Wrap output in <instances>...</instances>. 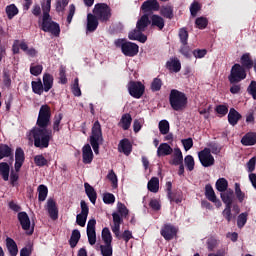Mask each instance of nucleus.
Segmentation results:
<instances>
[{"mask_svg": "<svg viewBox=\"0 0 256 256\" xmlns=\"http://www.w3.org/2000/svg\"><path fill=\"white\" fill-rule=\"evenodd\" d=\"M247 217H249V213L247 212L239 214L237 218V226L239 227V229H243V227H245L247 223Z\"/></svg>", "mask_w": 256, "mask_h": 256, "instance_id": "obj_49", "label": "nucleus"}, {"mask_svg": "<svg viewBox=\"0 0 256 256\" xmlns=\"http://www.w3.org/2000/svg\"><path fill=\"white\" fill-rule=\"evenodd\" d=\"M220 197L225 205H233V200L235 199V194L233 190L228 189L220 194Z\"/></svg>", "mask_w": 256, "mask_h": 256, "instance_id": "obj_25", "label": "nucleus"}, {"mask_svg": "<svg viewBox=\"0 0 256 256\" xmlns=\"http://www.w3.org/2000/svg\"><path fill=\"white\" fill-rule=\"evenodd\" d=\"M149 25V16L143 15L136 24V29L139 31H145V28Z\"/></svg>", "mask_w": 256, "mask_h": 256, "instance_id": "obj_39", "label": "nucleus"}, {"mask_svg": "<svg viewBox=\"0 0 256 256\" xmlns=\"http://www.w3.org/2000/svg\"><path fill=\"white\" fill-rule=\"evenodd\" d=\"M23 163H25V152L21 148H17L15 152V171H20L21 167H23Z\"/></svg>", "mask_w": 256, "mask_h": 256, "instance_id": "obj_19", "label": "nucleus"}, {"mask_svg": "<svg viewBox=\"0 0 256 256\" xmlns=\"http://www.w3.org/2000/svg\"><path fill=\"white\" fill-rule=\"evenodd\" d=\"M11 165H13V157L10 158L9 163H0V175L4 181H9V173L11 171Z\"/></svg>", "mask_w": 256, "mask_h": 256, "instance_id": "obj_20", "label": "nucleus"}, {"mask_svg": "<svg viewBox=\"0 0 256 256\" xmlns=\"http://www.w3.org/2000/svg\"><path fill=\"white\" fill-rule=\"evenodd\" d=\"M32 91L33 93H36V95H43L45 87L43 86L41 79H38V81H32Z\"/></svg>", "mask_w": 256, "mask_h": 256, "instance_id": "obj_35", "label": "nucleus"}, {"mask_svg": "<svg viewBox=\"0 0 256 256\" xmlns=\"http://www.w3.org/2000/svg\"><path fill=\"white\" fill-rule=\"evenodd\" d=\"M97 17L93 14L87 15V31H95L99 26V22L97 21Z\"/></svg>", "mask_w": 256, "mask_h": 256, "instance_id": "obj_33", "label": "nucleus"}, {"mask_svg": "<svg viewBox=\"0 0 256 256\" xmlns=\"http://www.w3.org/2000/svg\"><path fill=\"white\" fill-rule=\"evenodd\" d=\"M6 247L11 256H17L19 253V248H17V243L13 238H6Z\"/></svg>", "mask_w": 256, "mask_h": 256, "instance_id": "obj_24", "label": "nucleus"}, {"mask_svg": "<svg viewBox=\"0 0 256 256\" xmlns=\"http://www.w3.org/2000/svg\"><path fill=\"white\" fill-rule=\"evenodd\" d=\"M30 73L34 75V77H39L41 73H43V65L41 64H31Z\"/></svg>", "mask_w": 256, "mask_h": 256, "instance_id": "obj_48", "label": "nucleus"}, {"mask_svg": "<svg viewBox=\"0 0 256 256\" xmlns=\"http://www.w3.org/2000/svg\"><path fill=\"white\" fill-rule=\"evenodd\" d=\"M107 179H109V181H111L113 187H117V175L115 174V172L113 170L109 171V173L107 175Z\"/></svg>", "mask_w": 256, "mask_h": 256, "instance_id": "obj_63", "label": "nucleus"}, {"mask_svg": "<svg viewBox=\"0 0 256 256\" xmlns=\"http://www.w3.org/2000/svg\"><path fill=\"white\" fill-rule=\"evenodd\" d=\"M43 15L39 18L38 25L45 33H51L55 37H59L61 28L57 22H54L49 13L51 12V0H46L45 4H42Z\"/></svg>", "mask_w": 256, "mask_h": 256, "instance_id": "obj_1", "label": "nucleus"}, {"mask_svg": "<svg viewBox=\"0 0 256 256\" xmlns=\"http://www.w3.org/2000/svg\"><path fill=\"white\" fill-rule=\"evenodd\" d=\"M151 21L152 25L158 27V29H163L165 27V20H163V17L159 15H152Z\"/></svg>", "mask_w": 256, "mask_h": 256, "instance_id": "obj_41", "label": "nucleus"}, {"mask_svg": "<svg viewBox=\"0 0 256 256\" xmlns=\"http://www.w3.org/2000/svg\"><path fill=\"white\" fill-rule=\"evenodd\" d=\"M93 13L99 21L111 19V8L105 3L96 4Z\"/></svg>", "mask_w": 256, "mask_h": 256, "instance_id": "obj_8", "label": "nucleus"}, {"mask_svg": "<svg viewBox=\"0 0 256 256\" xmlns=\"http://www.w3.org/2000/svg\"><path fill=\"white\" fill-rule=\"evenodd\" d=\"M169 102L174 111H183L187 108V95L177 89H173L169 95Z\"/></svg>", "mask_w": 256, "mask_h": 256, "instance_id": "obj_4", "label": "nucleus"}, {"mask_svg": "<svg viewBox=\"0 0 256 256\" xmlns=\"http://www.w3.org/2000/svg\"><path fill=\"white\" fill-rule=\"evenodd\" d=\"M179 37L182 45H187V39H189V33L185 28L180 29L179 31Z\"/></svg>", "mask_w": 256, "mask_h": 256, "instance_id": "obj_58", "label": "nucleus"}, {"mask_svg": "<svg viewBox=\"0 0 256 256\" xmlns=\"http://www.w3.org/2000/svg\"><path fill=\"white\" fill-rule=\"evenodd\" d=\"M158 129L161 133V135H167V133H169V121L167 120H161L158 124Z\"/></svg>", "mask_w": 256, "mask_h": 256, "instance_id": "obj_47", "label": "nucleus"}, {"mask_svg": "<svg viewBox=\"0 0 256 256\" xmlns=\"http://www.w3.org/2000/svg\"><path fill=\"white\" fill-rule=\"evenodd\" d=\"M118 151L124 153V155H130L132 151L131 142L127 139L121 140L118 146Z\"/></svg>", "mask_w": 256, "mask_h": 256, "instance_id": "obj_31", "label": "nucleus"}, {"mask_svg": "<svg viewBox=\"0 0 256 256\" xmlns=\"http://www.w3.org/2000/svg\"><path fill=\"white\" fill-rule=\"evenodd\" d=\"M167 69L173 73H179L181 71V62L177 58L170 59L167 64Z\"/></svg>", "mask_w": 256, "mask_h": 256, "instance_id": "obj_29", "label": "nucleus"}, {"mask_svg": "<svg viewBox=\"0 0 256 256\" xmlns=\"http://www.w3.org/2000/svg\"><path fill=\"white\" fill-rule=\"evenodd\" d=\"M148 189L151 191V193H157V191H159V178H151V180L148 182Z\"/></svg>", "mask_w": 256, "mask_h": 256, "instance_id": "obj_44", "label": "nucleus"}, {"mask_svg": "<svg viewBox=\"0 0 256 256\" xmlns=\"http://www.w3.org/2000/svg\"><path fill=\"white\" fill-rule=\"evenodd\" d=\"M67 5H69L68 0H57V2H56V11L58 13H61V12L65 11V7H67Z\"/></svg>", "mask_w": 256, "mask_h": 256, "instance_id": "obj_57", "label": "nucleus"}, {"mask_svg": "<svg viewBox=\"0 0 256 256\" xmlns=\"http://www.w3.org/2000/svg\"><path fill=\"white\" fill-rule=\"evenodd\" d=\"M144 13H149V11H159V2L157 0H147L141 6Z\"/></svg>", "mask_w": 256, "mask_h": 256, "instance_id": "obj_21", "label": "nucleus"}, {"mask_svg": "<svg viewBox=\"0 0 256 256\" xmlns=\"http://www.w3.org/2000/svg\"><path fill=\"white\" fill-rule=\"evenodd\" d=\"M79 239H81V232H79V230H73L70 241H69L70 246L72 248L77 247V244L79 243Z\"/></svg>", "mask_w": 256, "mask_h": 256, "instance_id": "obj_43", "label": "nucleus"}, {"mask_svg": "<svg viewBox=\"0 0 256 256\" xmlns=\"http://www.w3.org/2000/svg\"><path fill=\"white\" fill-rule=\"evenodd\" d=\"M102 241L105 243V245H111L113 242V236L111 235L109 228H104L102 230Z\"/></svg>", "mask_w": 256, "mask_h": 256, "instance_id": "obj_42", "label": "nucleus"}, {"mask_svg": "<svg viewBox=\"0 0 256 256\" xmlns=\"http://www.w3.org/2000/svg\"><path fill=\"white\" fill-rule=\"evenodd\" d=\"M198 158L202 167H213L215 165V157L211 154V149L205 148L198 152Z\"/></svg>", "mask_w": 256, "mask_h": 256, "instance_id": "obj_11", "label": "nucleus"}, {"mask_svg": "<svg viewBox=\"0 0 256 256\" xmlns=\"http://www.w3.org/2000/svg\"><path fill=\"white\" fill-rule=\"evenodd\" d=\"M247 77V73L245 72V68L240 64H235L228 76L230 83H239V81H243Z\"/></svg>", "mask_w": 256, "mask_h": 256, "instance_id": "obj_9", "label": "nucleus"}, {"mask_svg": "<svg viewBox=\"0 0 256 256\" xmlns=\"http://www.w3.org/2000/svg\"><path fill=\"white\" fill-rule=\"evenodd\" d=\"M117 211L112 214L113 217V225L111 226V230L116 237L121 236V223H123V217H127L129 215V210L125 206V204L118 202L117 203Z\"/></svg>", "mask_w": 256, "mask_h": 256, "instance_id": "obj_3", "label": "nucleus"}, {"mask_svg": "<svg viewBox=\"0 0 256 256\" xmlns=\"http://www.w3.org/2000/svg\"><path fill=\"white\" fill-rule=\"evenodd\" d=\"M19 49L27 53L29 46L25 43V41L15 40L12 46V51L15 55L19 54Z\"/></svg>", "mask_w": 256, "mask_h": 256, "instance_id": "obj_32", "label": "nucleus"}, {"mask_svg": "<svg viewBox=\"0 0 256 256\" xmlns=\"http://www.w3.org/2000/svg\"><path fill=\"white\" fill-rule=\"evenodd\" d=\"M13 155V150L5 144H0V160L5 159V157H11Z\"/></svg>", "mask_w": 256, "mask_h": 256, "instance_id": "obj_38", "label": "nucleus"}, {"mask_svg": "<svg viewBox=\"0 0 256 256\" xmlns=\"http://www.w3.org/2000/svg\"><path fill=\"white\" fill-rule=\"evenodd\" d=\"M128 92L134 99H141L145 93V85L141 82L131 81L128 83Z\"/></svg>", "mask_w": 256, "mask_h": 256, "instance_id": "obj_10", "label": "nucleus"}, {"mask_svg": "<svg viewBox=\"0 0 256 256\" xmlns=\"http://www.w3.org/2000/svg\"><path fill=\"white\" fill-rule=\"evenodd\" d=\"M172 163L173 165H181V163H183V153L181 152V149L179 148L174 149Z\"/></svg>", "mask_w": 256, "mask_h": 256, "instance_id": "obj_40", "label": "nucleus"}, {"mask_svg": "<svg viewBox=\"0 0 256 256\" xmlns=\"http://www.w3.org/2000/svg\"><path fill=\"white\" fill-rule=\"evenodd\" d=\"M81 213L76 216V223L80 227H85V224L87 223V217L89 215V206H87V203L85 201H81Z\"/></svg>", "mask_w": 256, "mask_h": 256, "instance_id": "obj_13", "label": "nucleus"}, {"mask_svg": "<svg viewBox=\"0 0 256 256\" xmlns=\"http://www.w3.org/2000/svg\"><path fill=\"white\" fill-rule=\"evenodd\" d=\"M195 23L198 29H205V27H207L208 21H207V18L205 17H199L196 19Z\"/></svg>", "mask_w": 256, "mask_h": 256, "instance_id": "obj_59", "label": "nucleus"}, {"mask_svg": "<svg viewBox=\"0 0 256 256\" xmlns=\"http://www.w3.org/2000/svg\"><path fill=\"white\" fill-rule=\"evenodd\" d=\"M249 95H252L253 99L256 100V82L252 81L247 89Z\"/></svg>", "mask_w": 256, "mask_h": 256, "instance_id": "obj_64", "label": "nucleus"}, {"mask_svg": "<svg viewBox=\"0 0 256 256\" xmlns=\"http://www.w3.org/2000/svg\"><path fill=\"white\" fill-rule=\"evenodd\" d=\"M205 195L208 201H211L214 203L216 207H221V200L217 199V195H215V190H213V187L210 184H207L205 186Z\"/></svg>", "mask_w": 256, "mask_h": 256, "instance_id": "obj_18", "label": "nucleus"}, {"mask_svg": "<svg viewBox=\"0 0 256 256\" xmlns=\"http://www.w3.org/2000/svg\"><path fill=\"white\" fill-rule=\"evenodd\" d=\"M232 211L234 212V214L231 213V205L225 204V209L223 210L222 215L226 219V221H228V223H230L231 219L239 215V213L241 212V208H239V205L234 204L232 206Z\"/></svg>", "mask_w": 256, "mask_h": 256, "instance_id": "obj_14", "label": "nucleus"}, {"mask_svg": "<svg viewBox=\"0 0 256 256\" xmlns=\"http://www.w3.org/2000/svg\"><path fill=\"white\" fill-rule=\"evenodd\" d=\"M163 83L161 82V79L155 78L151 84L152 91H160Z\"/></svg>", "mask_w": 256, "mask_h": 256, "instance_id": "obj_60", "label": "nucleus"}, {"mask_svg": "<svg viewBox=\"0 0 256 256\" xmlns=\"http://www.w3.org/2000/svg\"><path fill=\"white\" fill-rule=\"evenodd\" d=\"M131 41H139L140 43H145L147 41V36L143 35V30H134L128 35Z\"/></svg>", "mask_w": 256, "mask_h": 256, "instance_id": "obj_23", "label": "nucleus"}, {"mask_svg": "<svg viewBox=\"0 0 256 256\" xmlns=\"http://www.w3.org/2000/svg\"><path fill=\"white\" fill-rule=\"evenodd\" d=\"M184 163L188 169V171H193L195 169V159L191 155H187L184 158Z\"/></svg>", "mask_w": 256, "mask_h": 256, "instance_id": "obj_54", "label": "nucleus"}, {"mask_svg": "<svg viewBox=\"0 0 256 256\" xmlns=\"http://www.w3.org/2000/svg\"><path fill=\"white\" fill-rule=\"evenodd\" d=\"M63 120V114L59 113L54 116L53 131H61V121Z\"/></svg>", "mask_w": 256, "mask_h": 256, "instance_id": "obj_50", "label": "nucleus"}, {"mask_svg": "<svg viewBox=\"0 0 256 256\" xmlns=\"http://www.w3.org/2000/svg\"><path fill=\"white\" fill-rule=\"evenodd\" d=\"M160 15L166 17V19H173V7L162 6L160 9Z\"/></svg>", "mask_w": 256, "mask_h": 256, "instance_id": "obj_45", "label": "nucleus"}, {"mask_svg": "<svg viewBox=\"0 0 256 256\" xmlns=\"http://www.w3.org/2000/svg\"><path fill=\"white\" fill-rule=\"evenodd\" d=\"M240 119H241L240 113L237 112V110H235V108H231L228 113V123H230V125L235 127V125H237V123H239Z\"/></svg>", "mask_w": 256, "mask_h": 256, "instance_id": "obj_28", "label": "nucleus"}, {"mask_svg": "<svg viewBox=\"0 0 256 256\" xmlns=\"http://www.w3.org/2000/svg\"><path fill=\"white\" fill-rule=\"evenodd\" d=\"M242 145H245L246 147H249L251 145H255L256 143V134L253 132L247 133L243 138L241 139Z\"/></svg>", "mask_w": 256, "mask_h": 256, "instance_id": "obj_34", "label": "nucleus"}, {"mask_svg": "<svg viewBox=\"0 0 256 256\" xmlns=\"http://www.w3.org/2000/svg\"><path fill=\"white\" fill-rule=\"evenodd\" d=\"M116 47H121L122 53L126 57H135L139 53V46L133 42H127L123 39H118L115 41Z\"/></svg>", "mask_w": 256, "mask_h": 256, "instance_id": "obj_6", "label": "nucleus"}, {"mask_svg": "<svg viewBox=\"0 0 256 256\" xmlns=\"http://www.w3.org/2000/svg\"><path fill=\"white\" fill-rule=\"evenodd\" d=\"M131 121H133L131 114H124L120 120V127H122L124 131H127V129L131 127Z\"/></svg>", "mask_w": 256, "mask_h": 256, "instance_id": "obj_37", "label": "nucleus"}, {"mask_svg": "<svg viewBox=\"0 0 256 256\" xmlns=\"http://www.w3.org/2000/svg\"><path fill=\"white\" fill-rule=\"evenodd\" d=\"M49 193V190L47 189V186L40 185L38 186V199L39 201H45L47 199V194Z\"/></svg>", "mask_w": 256, "mask_h": 256, "instance_id": "obj_46", "label": "nucleus"}, {"mask_svg": "<svg viewBox=\"0 0 256 256\" xmlns=\"http://www.w3.org/2000/svg\"><path fill=\"white\" fill-rule=\"evenodd\" d=\"M229 187V182L225 178H220L216 181V189L217 191H220V193H224L225 191H228L227 189Z\"/></svg>", "mask_w": 256, "mask_h": 256, "instance_id": "obj_36", "label": "nucleus"}, {"mask_svg": "<svg viewBox=\"0 0 256 256\" xmlns=\"http://www.w3.org/2000/svg\"><path fill=\"white\" fill-rule=\"evenodd\" d=\"M103 143V132L101 130V124L96 121L92 127L90 135V145L96 155H99V145Z\"/></svg>", "mask_w": 256, "mask_h": 256, "instance_id": "obj_5", "label": "nucleus"}, {"mask_svg": "<svg viewBox=\"0 0 256 256\" xmlns=\"http://www.w3.org/2000/svg\"><path fill=\"white\" fill-rule=\"evenodd\" d=\"M102 256H113V246L111 244H105L100 246Z\"/></svg>", "mask_w": 256, "mask_h": 256, "instance_id": "obj_51", "label": "nucleus"}, {"mask_svg": "<svg viewBox=\"0 0 256 256\" xmlns=\"http://www.w3.org/2000/svg\"><path fill=\"white\" fill-rule=\"evenodd\" d=\"M171 153H173V148L167 143L160 144L157 149L158 157H167V155H171Z\"/></svg>", "mask_w": 256, "mask_h": 256, "instance_id": "obj_27", "label": "nucleus"}, {"mask_svg": "<svg viewBox=\"0 0 256 256\" xmlns=\"http://www.w3.org/2000/svg\"><path fill=\"white\" fill-rule=\"evenodd\" d=\"M46 210L52 221H57V219H59V209L57 208V203H55L53 199H48Z\"/></svg>", "mask_w": 256, "mask_h": 256, "instance_id": "obj_16", "label": "nucleus"}, {"mask_svg": "<svg viewBox=\"0 0 256 256\" xmlns=\"http://www.w3.org/2000/svg\"><path fill=\"white\" fill-rule=\"evenodd\" d=\"M49 123H51V107L42 105L39 110L37 125L40 128H47Z\"/></svg>", "mask_w": 256, "mask_h": 256, "instance_id": "obj_7", "label": "nucleus"}, {"mask_svg": "<svg viewBox=\"0 0 256 256\" xmlns=\"http://www.w3.org/2000/svg\"><path fill=\"white\" fill-rule=\"evenodd\" d=\"M161 235L166 241H171L177 235V228L171 224H165L161 229Z\"/></svg>", "mask_w": 256, "mask_h": 256, "instance_id": "obj_17", "label": "nucleus"}, {"mask_svg": "<svg viewBox=\"0 0 256 256\" xmlns=\"http://www.w3.org/2000/svg\"><path fill=\"white\" fill-rule=\"evenodd\" d=\"M193 55L196 59H203L207 55V49H196L193 51Z\"/></svg>", "mask_w": 256, "mask_h": 256, "instance_id": "obj_62", "label": "nucleus"}, {"mask_svg": "<svg viewBox=\"0 0 256 256\" xmlns=\"http://www.w3.org/2000/svg\"><path fill=\"white\" fill-rule=\"evenodd\" d=\"M29 141H34V145L39 149H47L49 141L53 139V132L47 128H34L28 134Z\"/></svg>", "mask_w": 256, "mask_h": 256, "instance_id": "obj_2", "label": "nucleus"}, {"mask_svg": "<svg viewBox=\"0 0 256 256\" xmlns=\"http://www.w3.org/2000/svg\"><path fill=\"white\" fill-rule=\"evenodd\" d=\"M19 223L24 231L28 233V235L33 234V228H31V220L29 219V215L27 212H19L18 213Z\"/></svg>", "mask_w": 256, "mask_h": 256, "instance_id": "obj_12", "label": "nucleus"}, {"mask_svg": "<svg viewBox=\"0 0 256 256\" xmlns=\"http://www.w3.org/2000/svg\"><path fill=\"white\" fill-rule=\"evenodd\" d=\"M6 13L8 19H13V17H15V15L19 13V9H17V6H15L14 4H11L6 7Z\"/></svg>", "mask_w": 256, "mask_h": 256, "instance_id": "obj_52", "label": "nucleus"}, {"mask_svg": "<svg viewBox=\"0 0 256 256\" xmlns=\"http://www.w3.org/2000/svg\"><path fill=\"white\" fill-rule=\"evenodd\" d=\"M82 157L83 163L89 164L93 161V150L91 149V145L86 144L82 148Z\"/></svg>", "mask_w": 256, "mask_h": 256, "instance_id": "obj_22", "label": "nucleus"}, {"mask_svg": "<svg viewBox=\"0 0 256 256\" xmlns=\"http://www.w3.org/2000/svg\"><path fill=\"white\" fill-rule=\"evenodd\" d=\"M84 188L87 197L90 199L91 203L95 205L97 201V192L95 191V188H93V186H90V184L87 182L84 184Z\"/></svg>", "mask_w": 256, "mask_h": 256, "instance_id": "obj_26", "label": "nucleus"}, {"mask_svg": "<svg viewBox=\"0 0 256 256\" xmlns=\"http://www.w3.org/2000/svg\"><path fill=\"white\" fill-rule=\"evenodd\" d=\"M53 75L49 74V73H44L43 75V87H44V91L45 93H48V91H51V89H53Z\"/></svg>", "mask_w": 256, "mask_h": 256, "instance_id": "obj_30", "label": "nucleus"}, {"mask_svg": "<svg viewBox=\"0 0 256 256\" xmlns=\"http://www.w3.org/2000/svg\"><path fill=\"white\" fill-rule=\"evenodd\" d=\"M95 225L97 221L95 219H90L87 224V237L90 245H95L97 243V233L95 232Z\"/></svg>", "mask_w": 256, "mask_h": 256, "instance_id": "obj_15", "label": "nucleus"}, {"mask_svg": "<svg viewBox=\"0 0 256 256\" xmlns=\"http://www.w3.org/2000/svg\"><path fill=\"white\" fill-rule=\"evenodd\" d=\"M235 195L239 203L245 201V192L241 191V185L239 183H235Z\"/></svg>", "mask_w": 256, "mask_h": 256, "instance_id": "obj_53", "label": "nucleus"}, {"mask_svg": "<svg viewBox=\"0 0 256 256\" xmlns=\"http://www.w3.org/2000/svg\"><path fill=\"white\" fill-rule=\"evenodd\" d=\"M103 201L107 205H111L112 203H115V195H113L111 193H106L103 196Z\"/></svg>", "mask_w": 256, "mask_h": 256, "instance_id": "obj_61", "label": "nucleus"}, {"mask_svg": "<svg viewBox=\"0 0 256 256\" xmlns=\"http://www.w3.org/2000/svg\"><path fill=\"white\" fill-rule=\"evenodd\" d=\"M34 163L37 167H45L47 165V159L43 155H36L34 157Z\"/></svg>", "mask_w": 256, "mask_h": 256, "instance_id": "obj_55", "label": "nucleus"}, {"mask_svg": "<svg viewBox=\"0 0 256 256\" xmlns=\"http://www.w3.org/2000/svg\"><path fill=\"white\" fill-rule=\"evenodd\" d=\"M241 63L243 65V67H246V69H251V67H253V62L249 58V54H244L241 57Z\"/></svg>", "mask_w": 256, "mask_h": 256, "instance_id": "obj_56", "label": "nucleus"}]
</instances>
